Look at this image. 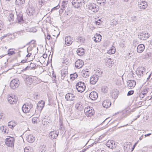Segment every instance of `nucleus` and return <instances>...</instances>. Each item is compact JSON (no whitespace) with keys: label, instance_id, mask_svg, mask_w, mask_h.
<instances>
[{"label":"nucleus","instance_id":"bb28decb","mask_svg":"<svg viewBox=\"0 0 152 152\" xmlns=\"http://www.w3.org/2000/svg\"><path fill=\"white\" fill-rule=\"evenodd\" d=\"M106 65L108 67L112 66L113 64V63L112 61L111 58L106 59Z\"/></svg>","mask_w":152,"mask_h":152},{"label":"nucleus","instance_id":"603ef678","mask_svg":"<svg viewBox=\"0 0 152 152\" xmlns=\"http://www.w3.org/2000/svg\"><path fill=\"white\" fill-rule=\"evenodd\" d=\"M97 72H96V73L97 74V73H98V74L96 75V74L97 76L99 77V76H100L102 73V71L101 70H97Z\"/></svg>","mask_w":152,"mask_h":152},{"label":"nucleus","instance_id":"6e6d98bb","mask_svg":"<svg viewBox=\"0 0 152 152\" xmlns=\"http://www.w3.org/2000/svg\"><path fill=\"white\" fill-rule=\"evenodd\" d=\"M132 22H134L137 20V17L136 16H132L131 18Z\"/></svg>","mask_w":152,"mask_h":152},{"label":"nucleus","instance_id":"393cba45","mask_svg":"<svg viewBox=\"0 0 152 152\" xmlns=\"http://www.w3.org/2000/svg\"><path fill=\"white\" fill-rule=\"evenodd\" d=\"M26 140L29 143H32L34 141V137L31 134H29L26 137Z\"/></svg>","mask_w":152,"mask_h":152},{"label":"nucleus","instance_id":"de8ad7c7","mask_svg":"<svg viewBox=\"0 0 152 152\" xmlns=\"http://www.w3.org/2000/svg\"><path fill=\"white\" fill-rule=\"evenodd\" d=\"M10 138H7L6 139L5 141V143L6 145L8 147H10V141L9 140Z\"/></svg>","mask_w":152,"mask_h":152},{"label":"nucleus","instance_id":"09e8293b","mask_svg":"<svg viewBox=\"0 0 152 152\" xmlns=\"http://www.w3.org/2000/svg\"><path fill=\"white\" fill-rule=\"evenodd\" d=\"M97 2L101 4L102 3L105 4L106 2V0H96Z\"/></svg>","mask_w":152,"mask_h":152},{"label":"nucleus","instance_id":"69168bd1","mask_svg":"<svg viewBox=\"0 0 152 152\" xmlns=\"http://www.w3.org/2000/svg\"><path fill=\"white\" fill-rule=\"evenodd\" d=\"M9 96H10V94H8V95H7V96H6V98L7 99V100H8V102H10V100L9 99Z\"/></svg>","mask_w":152,"mask_h":152},{"label":"nucleus","instance_id":"c85d7f7f","mask_svg":"<svg viewBox=\"0 0 152 152\" xmlns=\"http://www.w3.org/2000/svg\"><path fill=\"white\" fill-rule=\"evenodd\" d=\"M23 16L21 14L17 16V22L20 23H22L23 22Z\"/></svg>","mask_w":152,"mask_h":152},{"label":"nucleus","instance_id":"473e14b6","mask_svg":"<svg viewBox=\"0 0 152 152\" xmlns=\"http://www.w3.org/2000/svg\"><path fill=\"white\" fill-rule=\"evenodd\" d=\"M67 1H63L62 3L61 9L62 10V11H64L66 7H67Z\"/></svg>","mask_w":152,"mask_h":152},{"label":"nucleus","instance_id":"ea45409f","mask_svg":"<svg viewBox=\"0 0 152 152\" xmlns=\"http://www.w3.org/2000/svg\"><path fill=\"white\" fill-rule=\"evenodd\" d=\"M11 13H10V22L11 21V20L12 21H13L14 20V13H13V11H11Z\"/></svg>","mask_w":152,"mask_h":152},{"label":"nucleus","instance_id":"79ce46f5","mask_svg":"<svg viewBox=\"0 0 152 152\" xmlns=\"http://www.w3.org/2000/svg\"><path fill=\"white\" fill-rule=\"evenodd\" d=\"M148 88H146L145 89L142 91V93L140 95L142 96V95H143V96H144V95H145L148 92Z\"/></svg>","mask_w":152,"mask_h":152},{"label":"nucleus","instance_id":"7ed1b4c3","mask_svg":"<svg viewBox=\"0 0 152 152\" xmlns=\"http://www.w3.org/2000/svg\"><path fill=\"white\" fill-rule=\"evenodd\" d=\"M89 10L93 12H97L99 10V7L96 4L94 3H90L88 6Z\"/></svg>","mask_w":152,"mask_h":152},{"label":"nucleus","instance_id":"ddd939ff","mask_svg":"<svg viewBox=\"0 0 152 152\" xmlns=\"http://www.w3.org/2000/svg\"><path fill=\"white\" fill-rule=\"evenodd\" d=\"M102 104L103 107L107 108L110 106L111 105V103L109 99H106L103 102Z\"/></svg>","mask_w":152,"mask_h":152},{"label":"nucleus","instance_id":"7c9ffc66","mask_svg":"<svg viewBox=\"0 0 152 152\" xmlns=\"http://www.w3.org/2000/svg\"><path fill=\"white\" fill-rule=\"evenodd\" d=\"M44 102L41 101V102H39L37 105V108L39 110H42L44 107Z\"/></svg>","mask_w":152,"mask_h":152},{"label":"nucleus","instance_id":"2eb2a0df","mask_svg":"<svg viewBox=\"0 0 152 152\" xmlns=\"http://www.w3.org/2000/svg\"><path fill=\"white\" fill-rule=\"evenodd\" d=\"M136 85V82L134 80H130L127 82L128 88L132 89L134 88Z\"/></svg>","mask_w":152,"mask_h":152},{"label":"nucleus","instance_id":"052dcab7","mask_svg":"<svg viewBox=\"0 0 152 152\" xmlns=\"http://www.w3.org/2000/svg\"><path fill=\"white\" fill-rule=\"evenodd\" d=\"M32 48L31 47H28L27 48V52H31Z\"/></svg>","mask_w":152,"mask_h":152},{"label":"nucleus","instance_id":"4468645a","mask_svg":"<svg viewBox=\"0 0 152 152\" xmlns=\"http://www.w3.org/2000/svg\"><path fill=\"white\" fill-rule=\"evenodd\" d=\"M84 64V63L83 61L80 59L77 60L75 63V66L78 69L81 68Z\"/></svg>","mask_w":152,"mask_h":152},{"label":"nucleus","instance_id":"680f3d73","mask_svg":"<svg viewBox=\"0 0 152 152\" xmlns=\"http://www.w3.org/2000/svg\"><path fill=\"white\" fill-rule=\"evenodd\" d=\"M28 54L26 55V57H30L31 54V53L30 52H27Z\"/></svg>","mask_w":152,"mask_h":152},{"label":"nucleus","instance_id":"49530a36","mask_svg":"<svg viewBox=\"0 0 152 152\" xmlns=\"http://www.w3.org/2000/svg\"><path fill=\"white\" fill-rule=\"evenodd\" d=\"M36 67V65L32 63H31L30 64V67L31 69H35Z\"/></svg>","mask_w":152,"mask_h":152},{"label":"nucleus","instance_id":"1a4fd4ad","mask_svg":"<svg viewBox=\"0 0 152 152\" xmlns=\"http://www.w3.org/2000/svg\"><path fill=\"white\" fill-rule=\"evenodd\" d=\"M37 79V78L36 77H29L26 78V82L27 84L31 85L32 83L36 82V80Z\"/></svg>","mask_w":152,"mask_h":152},{"label":"nucleus","instance_id":"a18cd8bd","mask_svg":"<svg viewBox=\"0 0 152 152\" xmlns=\"http://www.w3.org/2000/svg\"><path fill=\"white\" fill-rule=\"evenodd\" d=\"M46 146L45 145H43L40 149L41 152H46Z\"/></svg>","mask_w":152,"mask_h":152},{"label":"nucleus","instance_id":"6ab92c4d","mask_svg":"<svg viewBox=\"0 0 152 152\" xmlns=\"http://www.w3.org/2000/svg\"><path fill=\"white\" fill-rule=\"evenodd\" d=\"M147 2L145 1H140L138 5L139 8L141 9H144L147 7Z\"/></svg>","mask_w":152,"mask_h":152},{"label":"nucleus","instance_id":"f8f14e48","mask_svg":"<svg viewBox=\"0 0 152 152\" xmlns=\"http://www.w3.org/2000/svg\"><path fill=\"white\" fill-rule=\"evenodd\" d=\"M98 80V76L96 75H93L90 79V83L92 84H94L97 82Z\"/></svg>","mask_w":152,"mask_h":152},{"label":"nucleus","instance_id":"6e6552de","mask_svg":"<svg viewBox=\"0 0 152 152\" xmlns=\"http://www.w3.org/2000/svg\"><path fill=\"white\" fill-rule=\"evenodd\" d=\"M138 37L141 40H145L148 39L150 36L148 33H146L145 31L140 33L139 35H138Z\"/></svg>","mask_w":152,"mask_h":152},{"label":"nucleus","instance_id":"dca6fc26","mask_svg":"<svg viewBox=\"0 0 152 152\" xmlns=\"http://www.w3.org/2000/svg\"><path fill=\"white\" fill-rule=\"evenodd\" d=\"M74 98V95L70 93L66 94L65 96V98L66 100L69 101H73Z\"/></svg>","mask_w":152,"mask_h":152},{"label":"nucleus","instance_id":"e2e57ef3","mask_svg":"<svg viewBox=\"0 0 152 152\" xmlns=\"http://www.w3.org/2000/svg\"><path fill=\"white\" fill-rule=\"evenodd\" d=\"M60 7V6H59V5H58L57 6L55 7H54L52 9V10H57Z\"/></svg>","mask_w":152,"mask_h":152},{"label":"nucleus","instance_id":"5701e85b","mask_svg":"<svg viewBox=\"0 0 152 152\" xmlns=\"http://www.w3.org/2000/svg\"><path fill=\"white\" fill-rule=\"evenodd\" d=\"M145 46L143 44H141L139 45L137 48V51L139 53H142L145 49Z\"/></svg>","mask_w":152,"mask_h":152},{"label":"nucleus","instance_id":"f257e3e1","mask_svg":"<svg viewBox=\"0 0 152 152\" xmlns=\"http://www.w3.org/2000/svg\"><path fill=\"white\" fill-rule=\"evenodd\" d=\"M22 110L25 113H30L32 115L34 114L35 110L33 107V105L30 103H26L23 106Z\"/></svg>","mask_w":152,"mask_h":152},{"label":"nucleus","instance_id":"774afa93","mask_svg":"<svg viewBox=\"0 0 152 152\" xmlns=\"http://www.w3.org/2000/svg\"><path fill=\"white\" fill-rule=\"evenodd\" d=\"M46 152H53V151L52 150H51L50 151H49L48 150H47L46 151Z\"/></svg>","mask_w":152,"mask_h":152},{"label":"nucleus","instance_id":"9d476101","mask_svg":"<svg viewBox=\"0 0 152 152\" xmlns=\"http://www.w3.org/2000/svg\"><path fill=\"white\" fill-rule=\"evenodd\" d=\"M58 131H55L50 132L49 134V137L52 139H56L58 135Z\"/></svg>","mask_w":152,"mask_h":152},{"label":"nucleus","instance_id":"c756f323","mask_svg":"<svg viewBox=\"0 0 152 152\" xmlns=\"http://www.w3.org/2000/svg\"><path fill=\"white\" fill-rule=\"evenodd\" d=\"M84 49L82 48H78L77 51V54L80 56L83 55L84 53Z\"/></svg>","mask_w":152,"mask_h":152},{"label":"nucleus","instance_id":"e433bc0d","mask_svg":"<svg viewBox=\"0 0 152 152\" xmlns=\"http://www.w3.org/2000/svg\"><path fill=\"white\" fill-rule=\"evenodd\" d=\"M77 77V75L76 73L71 74L70 75V77L71 80H73Z\"/></svg>","mask_w":152,"mask_h":152},{"label":"nucleus","instance_id":"37998d69","mask_svg":"<svg viewBox=\"0 0 152 152\" xmlns=\"http://www.w3.org/2000/svg\"><path fill=\"white\" fill-rule=\"evenodd\" d=\"M31 149L30 147H26L24 149L25 152H30Z\"/></svg>","mask_w":152,"mask_h":152},{"label":"nucleus","instance_id":"f3484780","mask_svg":"<svg viewBox=\"0 0 152 152\" xmlns=\"http://www.w3.org/2000/svg\"><path fill=\"white\" fill-rule=\"evenodd\" d=\"M106 145L107 147L112 149L116 147L115 142L113 140H109Z\"/></svg>","mask_w":152,"mask_h":152},{"label":"nucleus","instance_id":"a19ab883","mask_svg":"<svg viewBox=\"0 0 152 152\" xmlns=\"http://www.w3.org/2000/svg\"><path fill=\"white\" fill-rule=\"evenodd\" d=\"M107 91L108 88L107 86H103L102 87V91L104 93H106L107 92Z\"/></svg>","mask_w":152,"mask_h":152},{"label":"nucleus","instance_id":"bf43d9fd","mask_svg":"<svg viewBox=\"0 0 152 152\" xmlns=\"http://www.w3.org/2000/svg\"><path fill=\"white\" fill-rule=\"evenodd\" d=\"M57 37H58V36H57L56 37L55 36H54L53 35V37H52V38L51 39H53L54 40H53L54 41H56V39H57Z\"/></svg>","mask_w":152,"mask_h":152},{"label":"nucleus","instance_id":"f704fd0d","mask_svg":"<svg viewBox=\"0 0 152 152\" xmlns=\"http://www.w3.org/2000/svg\"><path fill=\"white\" fill-rule=\"evenodd\" d=\"M115 52V49L114 46H112L111 48L108 51V53L112 54L114 53Z\"/></svg>","mask_w":152,"mask_h":152},{"label":"nucleus","instance_id":"9b49d317","mask_svg":"<svg viewBox=\"0 0 152 152\" xmlns=\"http://www.w3.org/2000/svg\"><path fill=\"white\" fill-rule=\"evenodd\" d=\"M73 39L70 36H66L65 38V43L67 45L69 46L71 45L73 42Z\"/></svg>","mask_w":152,"mask_h":152},{"label":"nucleus","instance_id":"3c124183","mask_svg":"<svg viewBox=\"0 0 152 152\" xmlns=\"http://www.w3.org/2000/svg\"><path fill=\"white\" fill-rule=\"evenodd\" d=\"M151 54L150 53H146L144 55V58H148L151 56Z\"/></svg>","mask_w":152,"mask_h":152},{"label":"nucleus","instance_id":"4d7b16f0","mask_svg":"<svg viewBox=\"0 0 152 152\" xmlns=\"http://www.w3.org/2000/svg\"><path fill=\"white\" fill-rule=\"evenodd\" d=\"M52 37H51L50 35L49 34H48L47 37V39H48L50 40V39H52Z\"/></svg>","mask_w":152,"mask_h":152},{"label":"nucleus","instance_id":"58836bf2","mask_svg":"<svg viewBox=\"0 0 152 152\" xmlns=\"http://www.w3.org/2000/svg\"><path fill=\"white\" fill-rule=\"evenodd\" d=\"M32 121L34 124H37L39 121V119L37 117H34L32 118Z\"/></svg>","mask_w":152,"mask_h":152},{"label":"nucleus","instance_id":"4be33fe9","mask_svg":"<svg viewBox=\"0 0 152 152\" xmlns=\"http://www.w3.org/2000/svg\"><path fill=\"white\" fill-rule=\"evenodd\" d=\"M61 78L62 79H64L65 77H67L68 76L67 69H64L61 70Z\"/></svg>","mask_w":152,"mask_h":152},{"label":"nucleus","instance_id":"39448f33","mask_svg":"<svg viewBox=\"0 0 152 152\" xmlns=\"http://www.w3.org/2000/svg\"><path fill=\"white\" fill-rule=\"evenodd\" d=\"M19 84V80L17 79H14L10 82V87L13 89L17 88Z\"/></svg>","mask_w":152,"mask_h":152},{"label":"nucleus","instance_id":"2f4dec72","mask_svg":"<svg viewBox=\"0 0 152 152\" xmlns=\"http://www.w3.org/2000/svg\"><path fill=\"white\" fill-rule=\"evenodd\" d=\"M15 142V139L14 137L10 136V147L11 148L14 147V143ZM14 151V149H13Z\"/></svg>","mask_w":152,"mask_h":152},{"label":"nucleus","instance_id":"8fccbe9b","mask_svg":"<svg viewBox=\"0 0 152 152\" xmlns=\"http://www.w3.org/2000/svg\"><path fill=\"white\" fill-rule=\"evenodd\" d=\"M1 130L2 131L4 132V133H8V132L9 131V130H7V129H5V130L4 131V126L1 127L0 128Z\"/></svg>","mask_w":152,"mask_h":152},{"label":"nucleus","instance_id":"c03bdc74","mask_svg":"<svg viewBox=\"0 0 152 152\" xmlns=\"http://www.w3.org/2000/svg\"><path fill=\"white\" fill-rule=\"evenodd\" d=\"M129 114V111H128L127 110H124L123 112V116L125 117L126 115H128Z\"/></svg>","mask_w":152,"mask_h":152},{"label":"nucleus","instance_id":"a211bd4d","mask_svg":"<svg viewBox=\"0 0 152 152\" xmlns=\"http://www.w3.org/2000/svg\"><path fill=\"white\" fill-rule=\"evenodd\" d=\"M89 97L93 100H95L98 97L97 93L95 91H92L90 93Z\"/></svg>","mask_w":152,"mask_h":152},{"label":"nucleus","instance_id":"0e129e2a","mask_svg":"<svg viewBox=\"0 0 152 152\" xmlns=\"http://www.w3.org/2000/svg\"><path fill=\"white\" fill-rule=\"evenodd\" d=\"M97 152H105V151L104 150H102L101 149H98Z\"/></svg>","mask_w":152,"mask_h":152},{"label":"nucleus","instance_id":"13d9d810","mask_svg":"<svg viewBox=\"0 0 152 152\" xmlns=\"http://www.w3.org/2000/svg\"><path fill=\"white\" fill-rule=\"evenodd\" d=\"M30 66H27L26 67V68H25L24 69H23V70H22V71H24L26 70L27 69H28L30 68Z\"/></svg>","mask_w":152,"mask_h":152},{"label":"nucleus","instance_id":"4c0bfd02","mask_svg":"<svg viewBox=\"0 0 152 152\" xmlns=\"http://www.w3.org/2000/svg\"><path fill=\"white\" fill-rule=\"evenodd\" d=\"M25 3L24 0H16V4L19 5H21Z\"/></svg>","mask_w":152,"mask_h":152},{"label":"nucleus","instance_id":"c9c22d12","mask_svg":"<svg viewBox=\"0 0 152 152\" xmlns=\"http://www.w3.org/2000/svg\"><path fill=\"white\" fill-rule=\"evenodd\" d=\"M17 124L18 123L16 121H10V126H11V127H10V128L13 129Z\"/></svg>","mask_w":152,"mask_h":152},{"label":"nucleus","instance_id":"0eeeda50","mask_svg":"<svg viewBox=\"0 0 152 152\" xmlns=\"http://www.w3.org/2000/svg\"><path fill=\"white\" fill-rule=\"evenodd\" d=\"M145 70L143 67H139L136 71V74L139 77H140L143 76V73L145 72Z\"/></svg>","mask_w":152,"mask_h":152},{"label":"nucleus","instance_id":"423d86ee","mask_svg":"<svg viewBox=\"0 0 152 152\" xmlns=\"http://www.w3.org/2000/svg\"><path fill=\"white\" fill-rule=\"evenodd\" d=\"M82 0H73L72 5L75 8H79L82 5Z\"/></svg>","mask_w":152,"mask_h":152},{"label":"nucleus","instance_id":"aec40b11","mask_svg":"<svg viewBox=\"0 0 152 152\" xmlns=\"http://www.w3.org/2000/svg\"><path fill=\"white\" fill-rule=\"evenodd\" d=\"M17 97L15 95L11 94L10 96V104H15L17 103Z\"/></svg>","mask_w":152,"mask_h":152},{"label":"nucleus","instance_id":"5fc2aeb1","mask_svg":"<svg viewBox=\"0 0 152 152\" xmlns=\"http://www.w3.org/2000/svg\"><path fill=\"white\" fill-rule=\"evenodd\" d=\"M134 93V91L133 90H131L129 91H128L127 95L128 96H130L131 95H132Z\"/></svg>","mask_w":152,"mask_h":152},{"label":"nucleus","instance_id":"b1692460","mask_svg":"<svg viewBox=\"0 0 152 152\" xmlns=\"http://www.w3.org/2000/svg\"><path fill=\"white\" fill-rule=\"evenodd\" d=\"M28 15L31 16L33 15L35 12L34 9L33 7H30L27 10Z\"/></svg>","mask_w":152,"mask_h":152},{"label":"nucleus","instance_id":"f03ea898","mask_svg":"<svg viewBox=\"0 0 152 152\" xmlns=\"http://www.w3.org/2000/svg\"><path fill=\"white\" fill-rule=\"evenodd\" d=\"M77 90L78 92L82 93L84 91L86 88L84 83L82 82H79L76 85Z\"/></svg>","mask_w":152,"mask_h":152},{"label":"nucleus","instance_id":"864d4df0","mask_svg":"<svg viewBox=\"0 0 152 152\" xmlns=\"http://www.w3.org/2000/svg\"><path fill=\"white\" fill-rule=\"evenodd\" d=\"M4 27L3 22L1 20H0V31L1 28H3Z\"/></svg>","mask_w":152,"mask_h":152},{"label":"nucleus","instance_id":"a878e982","mask_svg":"<svg viewBox=\"0 0 152 152\" xmlns=\"http://www.w3.org/2000/svg\"><path fill=\"white\" fill-rule=\"evenodd\" d=\"M102 39V36L100 34H96L94 37H93V39L95 42H99Z\"/></svg>","mask_w":152,"mask_h":152},{"label":"nucleus","instance_id":"20e7f679","mask_svg":"<svg viewBox=\"0 0 152 152\" xmlns=\"http://www.w3.org/2000/svg\"><path fill=\"white\" fill-rule=\"evenodd\" d=\"M86 115L88 117H90L93 115L94 113V109L92 107H88L85 108L84 110Z\"/></svg>","mask_w":152,"mask_h":152},{"label":"nucleus","instance_id":"72a5a7b5","mask_svg":"<svg viewBox=\"0 0 152 152\" xmlns=\"http://www.w3.org/2000/svg\"><path fill=\"white\" fill-rule=\"evenodd\" d=\"M77 42L81 43H83L85 41V38L81 37H78L76 39Z\"/></svg>","mask_w":152,"mask_h":152},{"label":"nucleus","instance_id":"cd10ccee","mask_svg":"<svg viewBox=\"0 0 152 152\" xmlns=\"http://www.w3.org/2000/svg\"><path fill=\"white\" fill-rule=\"evenodd\" d=\"M81 73V76L84 77L86 78L89 76V73L88 71L82 70Z\"/></svg>","mask_w":152,"mask_h":152},{"label":"nucleus","instance_id":"412c9836","mask_svg":"<svg viewBox=\"0 0 152 152\" xmlns=\"http://www.w3.org/2000/svg\"><path fill=\"white\" fill-rule=\"evenodd\" d=\"M118 91L117 89H114L110 92V95L112 98L116 99L118 96Z\"/></svg>","mask_w":152,"mask_h":152},{"label":"nucleus","instance_id":"338daca9","mask_svg":"<svg viewBox=\"0 0 152 152\" xmlns=\"http://www.w3.org/2000/svg\"><path fill=\"white\" fill-rule=\"evenodd\" d=\"M14 51H10V55H13L15 54Z\"/></svg>","mask_w":152,"mask_h":152}]
</instances>
